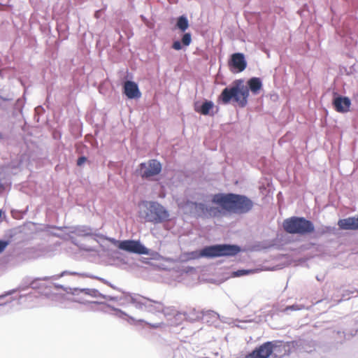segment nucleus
I'll use <instances>...</instances> for the list:
<instances>
[{
  "mask_svg": "<svg viewBox=\"0 0 358 358\" xmlns=\"http://www.w3.org/2000/svg\"><path fill=\"white\" fill-rule=\"evenodd\" d=\"M248 87L243 85L241 80L234 81L231 87H225L222 90L218 97L219 101L227 104L233 99L240 107H245L248 103L249 90L254 94H257L262 87V83L259 78L254 77L248 80Z\"/></svg>",
  "mask_w": 358,
  "mask_h": 358,
  "instance_id": "f03ea898",
  "label": "nucleus"
},
{
  "mask_svg": "<svg viewBox=\"0 0 358 358\" xmlns=\"http://www.w3.org/2000/svg\"><path fill=\"white\" fill-rule=\"evenodd\" d=\"M139 175L143 178H150L158 175L162 171V164L156 159H150L139 165Z\"/></svg>",
  "mask_w": 358,
  "mask_h": 358,
  "instance_id": "0eeeda50",
  "label": "nucleus"
},
{
  "mask_svg": "<svg viewBox=\"0 0 358 358\" xmlns=\"http://www.w3.org/2000/svg\"><path fill=\"white\" fill-rule=\"evenodd\" d=\"M325 229H326L325 231H327V232H329L331 231V229L329 227H326Z\"/></svg>",
  "mask_w": 358,
  "mask_h": 358,
  "instance_id": "393cba45",
  "label": "nucleus"
},
{
  "mask_svg": "<svg viewBox=\"0 0 358 358\" xmlns=\"http://www.w3.org/2000/svg\"><path fill=\"white\" fill-rule=\"evenodd\" d=\"M340 229L342 230H358L357 217H349L345 219H341L338 222Z\"/></svg>",
  "mask_w": 358,
  "mask_h": 358,
  "instance_id": "f8f14e48",
  "label": "nucleus"
},
{
  "mask_svg": "<svg viewBox=\"0 0 358 358\" xmlns=\"http://www.w3.org/2000/svg\"><path fill=\"white\" fill-rule=\"evenodd\" d=\"M239 251L240 248L236 245H215L206 246L199 251L192 252L191 255L193 259L201 257L213 258L222 256H234Z\"/></svg>",
  "mask_w": 358,
  "mask_h": 358,
  "instance_id": "39448f33",
  "label": "nucleus"
},
{
  "mask_svg": "<svg viewBox=\"0 0 358 358\" xmlns=\"http://www.w3.org/2000/svg\"><path fill=\"white\" fill-rule=\"evenodd\" d=\"M284 230L291 234L306 235L315 231L313 223L303 217L293 216L283 221Z\"/></svg>",
  "mask_w": 358,
  "mask_h": 358,
  "instance_id": "423d86ee",
  "label": "nucleus"
},
{
  "mask_svg": "<svg viewBox=\"0 0 358 358\" xmlns=\"http://www.w3.org/2000/svg\"><path fill=\"white\" fill-rule=\"evenodd\" d=\"M120 314H121V316H122V315H124L125 317H127L128 320H132V321H134V320L133 317H129V315H127V314H125V313H122V312H120Z\"/></svg>",
  "mask_w": 358,
  "mask_h": 358,
  "instance_id": "b1692460",
  "label": "nucleus"
},
{
  "mask_svg": "<svg viewBox=\"0 0 358 358\" xmlns=\"http://www.w3.org/2000/svg\"><path fill=\"white\" fill-rule=\"evenodd\" d=\"M122 303L132 304L136 308L149 313H162L164 303L159 301L152 300L138 294H126L122 298Z\"/></svg>",
  "mask_w": 358,
  "mask_h": 358,
  "instance_id": "20e7f679",
  "label": "nucleus"
},
{
  "mask_svg": "<svg viewBox=\"0 0 358 358\" xmlns=\"http://www.w3.org/2000/svg\"><path fill=\"white\" fill-rule=\"evenodd\" d=\"M87 157H80L77 160V164L78 166H81L87 161Z\"/></svg>",
  "mask_w": 358,
  "mask_h": 358,
  "instance_id": "6ab92c4d",
  "label": "nucleus"
},
{
  "mask_svg": "<svg viewBox=\"0 0 358 358\" xmlns=\"http://www.w3.org/2000/svg\"><path fill=\"white\" fill-rule=\"evenodd\" d=\"M138 322H144L143 320H138Z\"/></svg>",
  "mask_w": 358,
  "mask_h": 358,
  "instance_id": "bb28decb",
  "label": "nucleus"
},
{
  "mask_svg": "<svg viewBox=\"0 0 358 358\" xmlns=\"http://www.w3.org/2000/svg\"><path fill=\"white\" fill-rule=\"evenodd\" d=\"M99 296H100L101 298H103V296H102V294H99Z\"/></svg>",
  "mask_w": 358,
  "mask_h": 358,
  "instance_id": "cd10ccee",
  "label": "nucleus"
},
{
  "mask_svg": "<svg viewBox=\"0 0 358 358\" xmlns=\"http://www.w3.org/2000/svg\"><path fill=\"white\" fill-rule=\"evenodd\" d=\"M5 191V186L0 180V194H1Z\"/></svg>",
  "mask_w": 358,
  "mask_h": 358,
  "instance_id": "4be33fe9",
  "label": "nucleus"
},
{
  "mask_svg": "<svg viewBox=\"0 0 358 358\" xmlns=\"http://www.w3.org/2000/svg\"><path fill=\"white\" fill-rule=\"evenodd\" d=\"M124 93L129 99H138L141 93L137 84L133 81L127 80L124 84Z\"/></svg>",
  "mask_w": 358,
  "mask_h": 358,
  "instance_id": "9d476101",
  "label": "nucleus"
},
{
  "mask_svg": "<svg viewBox=\"0 0 358 358\" xmlns=\"http://www.w3.org/2000/svg\"><path fill=\"white\" fill-rule=\"evenodd\" d=\"M142 206L140 217L145 222L156 224L170 220L169 211L159 203L145 201L142 203Z\"/></svg>",
  "mask_w": 358,
  "mask_h": 358,
  "instance_id": "7ed1b4c3",
  "label": "nucleus"
},
{
  "mask_svg": "<svg viewBox=\"0 0 358 358\" xmlns=\"http://www.w3.org/2000/svg\"><path fill=\"white\" fill-rule=\"evenodd\" d=\"M333 105L337 112L344 113L350 110L351 101L348 97L338 96L334 99Z\"/></svg>",
  "mask_w": 358,
  "mask_h": 358,
  "instance_id": "9b49d317",
  "label": "nucleus"
},
{
  "mask_svg": "<svg viewBox=\"0 0 358 358\" xmlns=\"http://www.w3.org/2000/svg\"><path fill=\"white\" fill-rule=\"evenodd\" d=\"M192 42V36L189 33H185L182 38V43L184 45L188 46Z\"/></svg>",
  "mask_w": 358,
  "mask_h": 358,
  "instance_id": "dca6fc26",
  "label": "nucleus"
},
{
  "mask_svg": "<svg viewBox=\"0 0 358 358\" xmlns=\"http://www.w3.org/2000/svg\"><path fill=\"white\" fill-rule=\"evenodd\" d=\"M172 48L176 50H180L182 48V45L180 41H176L172 44Z\"/></svg>",
  "mask_w": 358,
  "mask_h": 358,
  "instance_id": "a211bd4d",
  "label": "nucleus"
},
{
  "mask_svg": "<svg viewBox=\"0 0 358 358\" xmlns=\"http://www.w3.org/2000/svg\"><path fill=\"white\" fill-rule=\"evenodd\" d=\"M119 249L139 255H148V250L143 246L139 241L133 240H126L117 241Z\"/></svg>",
  "mask_w": 358,
  "mask_h": 358,
  "instance_id": "6e6552de",
  "label": "nucleus"
},
{
  "mask_svg": "<svg viewBox=\"0 0 358 358\" xmlns=\"http://www.w3.org/2000/svg\"><path fill=\"white\" fill-rule=\"evenodd\" d=\"M2 138V136H1V134H0V138Z\"/></svg>",
  "mask_w": 358,
  "mask_h": 358,
  "instance_id": "c85d7f7f",
  "label": "nucleus"
},
{
  "mask_svg": "<svg viewBox=\"0 0 358 358\" xmlns=\"http://www.w3.org/2000/svg\"><path fill=\"white\" fill-rule=\"evenodd\" d=\"M162 313H164V315H166V316H167V315L176 316V315H181V313L180 311H178L174 306L166 307L164 306V310H162Z\"/></svg>",
  "mask_w": 358,
  "mask_h": 358,
  "instance_id": "4468645a",
  "label": "nucleus"
},
{
  "mask_svg": "<svg viewBox=\"0 0 358 358\" xmlns=\"http://www.w3.org/2000/svg\"><path fill=\"white\" fill-rule=\"evenodd\" d=\"M90 303H91V305L92 304H96V303H98V301L91 300Z\"/></svg>",
  "mask_w": 358,
  "mask_h": 358,
  "instance_id": "a878e982",
  "label": "nucleus"
},
{
  "mask_svg": "<svg viewBox=\"0 0 358 358\" xmlns=\"http://www.w3.org/2000/svg\"><path fill=\"white\" fill-rule=\"evenodd\" d=\"M145 324L150 327V328H153V329H157V328H159V327H162V324L161 323H157V324H150V323H148V322H145Z\"/></svg>",
  "mask_w": 358,
  "mask_h": 358,
  "instance_id": "aec40b11",
  "label": "nucleus"
},
{
  "mask_svg": "<svg viewBox=\"0 0 358 358\" xmlns=\"http://www.w3.org/2000/svg\"><path fill=\"white\" fill-rule=\"evenodd\" d=\"M229 66L236 70L237 72L244 71L247 66V62L243 53H234L229 61Z\"/></svg>",
  "mask_w": 358,
  "mask_h": 358,
  "instance_id": "1a4fd4ad",
  "label": "nucleus"
},
{
  "mask_svg": "<svg viewBox=\"0 0 358 358\" xmlns=\"http://www.w3.org/2000/svg\"><path fill=\"white\" fill-rule=\"evenodd\" d=\"M96 293H97L96 290L91 289V294H90L91 297H96L97 296Z\"/></svg>",
  "mask_w": 358,
  "mask_h": 358,
  "instance_id": "5701e85b",
  "label": "nucleus"
},
{
  "mask_svg": "<svg viewBox=\"0 0 358 358\" xmlns=\"http://www.w3.org/2000/svg\"><path fill=\"white\" fill-rule=\"evenodd\" d=\"M251 273V271L249 270H238L235 272V276H241L243 275H246Z\"/></svg>",
  "mask_w": 358,
  "mask_h": 358,
  "instance_id": "f3484780",
  "label": "nucleus"
},
{
  "mask_svg": "<svg viewBox=\"0 0 358 358\" xmlns=\"http://www.w3.org/2000/svg\"><path fill=\"white\" fill-rule=\"evenodd\" d=\"M7 243L6 242L0 241V253L3 251Z\"/></svg>",
  "mask_w": 358,
  "mask_h": 358,
  "instance_id": "412c9836",
  "label": "nucleus"
},
{
  "mask_svg": "<svg viewBox=\"0 0 358 358\" xmlns=\"http://www.w3.org/2000/svg\"><path fill=\"white\" fill-rule=\"evenodd\" d=\"M189 24L187 19L184 16H180L177 21V27L182 31L188 28Z\"/></svg>",
  "mask_w": 358,
  "mask_h": 358,
  "instance_id": "2eb2a0df",
  "label": "nucleus"
},
{
  "mask_svg": "<svg viewBox=\"0 0 358 358\" xmlns=\"http://www.w3.org/2000/svg\"><path fill=\"white\" fill-rule=\"evenodd\" d=\"M213 108L214 103L210 101H205L200 106L196 103L194 104V110L203 115H213V113H210Z\"/></svg>",
  "mask_w": 358,
  "mask_h": 358,
  "instance_id": "ddd939ff",
  "label": "nucleus"
},
{
  "mask_svg": "<svg viewBox=\"0 0 358 358\" xmlns=\"http://www.w3.org/2000/svg\"><path fill=\"white\" fill-rule=\"evenodd\" d=\"M211 202L217 206H207L202 203L187 201L186 205L194 207V213L202 217H219L222 213L243 214L253 207V202L247 196L233 193H217L212 196Z\"/></svg>",
  "mask_w": 358,
  "mask_h": 358,
  "instance_id": "f257e3e1",
  "label": "nucleus"
}]
</instances>
